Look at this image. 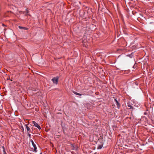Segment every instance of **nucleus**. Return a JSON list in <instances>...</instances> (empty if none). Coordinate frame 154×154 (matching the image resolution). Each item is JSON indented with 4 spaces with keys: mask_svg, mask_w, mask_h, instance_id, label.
Listing matches in <instances>:
<instances>
[{
    "mask_svg": "<svg viewBox=\"0 0 154 154\" xmlns=\"http://www.w3.org/2000/svg\"><path fill=\"white\" fill-rule=\"evenodd\" d=\"M58 79L59 77L58 76H57L56 77L53 78L51 79V80L52 81L54 84H57Z\"/></svg>",
    "mask_w": 154,
    "mask_h": 154,
    "instance_id": "nucleus-1",
    "label": "nucleus"
},
{
    "mask_svg": "<svg viewBox=\"0 0 154 154\" xmlns=\"http://www.w3.org/2000/svg\"><path fill=\"white\" fill-rule=\"evenodd\" d=\"M31 143H32V145L34 147V149L33 150V152H36L37 151L36 146L35 144L34 143L33 141L32 140L31 141Z\"/></svg>",
    "mask_w": 154,
    "mask_h": 154,
    "instance_id": "nucleus-2",
    "label": "nucleus"
},
{
    "mask_svg": "<svg viewBox=\"0 0 154 154\" xmlns=\"http://www.w3.org/2000/svg\"><path fill=\"white\" fill-rule=\"evenodd\" d=\"M32 124L34 125L37 128H38L39 130L41 129V128L40 127V126L35 121H33L32 122Z\"/></svg>",
    "mask_w": 154,
    "mask_h": 154,
    "instance_id": "nucleus-3",
    "label": "nucleus"
},
{
    "mask_svg": "<svg viewBox=\"0 0 154 154\" xmlns=\"http://www.w3.org/2000/svg\"><path fill=\"white\" fill-rule=\"evenodd\" d=\"M114 100L116 102V104L117 105V107L119 108L120 106V105L119 103L118 102V101L116 100V99H115Z\"/></svg>",
    "mask_w": 154,
    "mask_h": 154,
    "instance_id": "nucleus-4",
    "label": "nucleus"
},
{
    "mask_svg": "<svg viewBox=\"0 0 154 154\" xmlns=\"http://www.w3.org/2000/svg\"><path fill=\"white\" fill-rule=\"evenodd\" d=\"M127 106L128 107H130V109H133V107L132 106V105L129 103H127Z\"/></svg>",
    "mask_w": 154,
    "mask_h": 154,
    "instance_id": "nucleus-5",
    "label": "nucleus"
},
{
    "mask_svg": "<svg viewBox=\"0 0 154 154\" xmlns=\"http://www.w3.org/2000/svg\"><path fill=\"white\" fill-rule=\"evenodd\" d=\"M92 11L91 9H88L87 11V14L88 15H90Z\"/></svg>",
    "mask_w": 154,
    "mask_h": 154,
    "instance_id": "nucleus-6",
    "label": "nucleus"
},
{
    "mask_svg": "<svg viewBox=\"0 0 154 154\" xmlns=\"http://www.w3.org/2000/svg\"><path fill=\"white\" fill-rule=\"evenodd\" d=\"M25 126H26V127L28 133H29L30 132L29 131L30 130V129L29 127H28L27 126V125H26V124L25 125Z\"/></svg>",
    "mask_w": 154,
    "mask_h": 154,
    "instance_id": "nucleus-7",
    "label": "nucleus"
},
{
    "mask_svg": "<svg viewBox=\"0 0 154 154\" xmlns=\"http://www.w3.org/2000/svg\"><path fill=\"white\" fill-rule=\"evenodd\" d=\"M127 56H128L130 57V58H132L134 56L133 53H132L130 54H128L127 55Z\"/></svg>",
    "mask_w": 154,
    "mask_h": 154,
    "instance_id": "nucleus-8",
    "label": "nucleus"
},
{
    "mask_svg": "<svg viewBox=\"0 0 154 154\" xmlns=\"http://www.w3.org/2000/svg\"><path fill=\"white\" fill-rule=\"evenodd\" d=\"M18 27L19 29H24L25 30H26L27 29V28L26 27H22L20 26H19Z\"/></svg>",
    "mask_w": 154,
    "mask_h": 154,
    "instance_id": "nucleus-9",
    "label": "nucleus"
},
{
    "mask_svg": "<svg viewBox=\"0 0 154 154\" xmlns=\"http://www.w3.org/2000/svg\"><path fill=\"white\" fill-rule=\"evenodd\" d=\"M73 92L74 94H75L76 95H81V94L79 93H77V92L75 91H73Z\"/></svg>",
    "mask_w": 154,
    "mask_h": 154,
    "instance_id": "nucleus-10",
    "label": "nucleus"
},
{
    "mask_svg": "<svg viewBox=\"0 0 154 154\" xmlns=\"http://www.w3.org/2000/svg\"><path fill=\"white\" fill-rule=\"evenodd\" d=\"M102 147H103L102 145H100L98 146L97 149H100L102 148Z\"/></svg>",
    "mask_w": 154,
    "mask_h": 154,
    "instance_id": "nucleus-11",
    "label": "nucleus"
},
{
    "mask_svg": "<svg viewBox=\"0 0 154 154\" xmlns=\"http://www.w3.org/2000/svg\"><path fill=\"white\" fill-rule=\"evenodd\" d=\"M25 14L26 15H28V11L27 10V9H26V11L25 12Z\"/></svg>",
    "mask_w": 154,
    "mask_h": 154,
    "instance_id": "nucleus-12",
    "label": "nucleus"
},
{
    "mask_svg": "<svg viewBox=\"0 0 154 154\" xmlns=\"http://www.w3.org/2000/svg\"><path fill=\"white\" fill-rule=\"evenodd\" d=\"M21 129L23 131V130H24L23 128V126H21Z\"/></svg>",
    "mask_w": 154,
    "mask_h": 154,
    "instance_id": "nucleus-13",
    "label": "nucleus"
},
{
    "mask_svg": "<svg viewBox=\"0 0 154 154\" xmlns=\"http://www.w3.org/2000/svg\"><path fill=\"white\" fill-rule=\"evenodd\" d=\"M146 114H147V113H146V112H145L144 113V115H146Z\"/></svg>",
    "mask_w": 154,
    "mask_h": 154,
    "instance_id": "nucleus-14",
    "label": "nucleus"
},
{
    "mask_svg": "<svg viewBox=\"0 0 154 154\" xmlns=\"http://www.w3.org/2000/svg\"><path fill=\"white\" fill-rule=\"evenodd\" d=\"M28 135H29V136L30 137V134H29V133H28Z\"/></svg>",
    "mask_w": 154,
    "mask_h": 154,
    "instance_id": "nucleus-15",
    "label": "nucleus"
},
{
    "mask_svg": "<svg viewBox=\"0 0 154 154\" xmlns=\"http://www.w3.org/2000/svg\"><path fill=\"white\" fill-rule=\"evenodd\" d=\"M133 68H135V65L133 66Z\"/></svg>",
    "mask_w": 154,
    "mask_h": 154,
    "instance_id": "nucleus-16",
    "label": "nucleus"
},
{
    "mask_svg": "<svg viewBox=\"0 0 154 154\" xmlns=\"http://www.w3.org/2000/svg\"><path fill=\"white\" fill-rule=\"evenodd\" d=\"M3 151V152H5V150H4Z\"/></svg>",
    "mask_w": 154,
    "mask_h": 154,
    "instance_id": "nucleus-17",
    "label": "nucleus"
},
{
    "mask_svg": "<svg viewBox=\"0 0 154 154\" xmlns=\"http://www.w3.org/2000/svg\"><path fill=\"white\" fill-rule=\"evenodd\" d=\"M84 15H85V12H84Z\"/></svg>",
    "mask_w": 154,
    "mask_h": 154,
    "instance_id": "nucleus-18",
    "label": "nucleus"
}]
</instances>
